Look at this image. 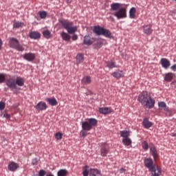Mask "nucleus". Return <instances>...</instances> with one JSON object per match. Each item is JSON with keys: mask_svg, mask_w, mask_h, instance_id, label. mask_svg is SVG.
<instances>
[{"mask_svg": "<svg viewBox=\"0 0 176 176\" xmlns=\"http://www.w3.org/2000/svg\"><path fill=\"white\" fill-rule=\"evenodd\" d=\"M60 23L63 28L68 32H62L60 33L61 38L63 41L69 42V41H71V35H69V34H75V32L78 31V26H74L73 22L68 21L65 19L60 20Z\"/></svg>", "mask_w": 176, "mask_h": 176, "instance_id": "obj_1", "label": "nucleus"}, {"mask_svg": "<svg viewBox=\"0 0 176 176\" xmlns=\"http://www.w3.org/2000/svg\"><path fill=\"white\" fill-rule=\"evenodd\" d=\"M138 101L144 107H148V109H152L155 107V100L151 97V94L147 91H142L138 96Z\"/></svg>", "mask_w": 176, "mask_h": 176, "instance_id": "obj_2", "label": "nucleus"}, {"mask_svg": "<svg viewBox=\"0 0 176 176\" xmlns=\"http://www.w3.org/2000/svg\"><path fill=\"white\" fill-rule=\"evenodd\" d=\"M121 7L122 3H113L111 4V10L116 12L113 15L118 20L127 17V7Z\"/></svg>", "mask_w": 176, "mask_h": 176, "instance_id": "obj_3", "label": "nucleus"}, {"mask_svg": "<svg viewBox=\"0 0 176 176\" xmlns=\"http://www.w3.org/2000/svg\"><path fill=\"white\" fill-rule=\"evenodd\" d=\"M144 166L148 168L153 176H160L162 169L156 164H153V160L151 158H147L144 160Z\"/></svg>", "mask_w": 176, "mask_h": 176, "instance_id": "obj_4", "label": "nucleus"}, {"mask_svg": "<svg viewBox=\"0 0 176 176\" xmlns=\"http://www.w3.org/2000/svg\"><path fill=\"white\" fill-rule=\"evenodd\" d=\"M93 32L96 34V35H102L103 36H105V38H112V33L111 31L100 25L94 26L93 28Z\"/></svg>", "mask_w": 176, "mask_h": 176, "instance_id": "obj_5", "label": "nucleus"}, {"mask_svg": "<svg viewBox=\"0 0 176 176\" xmlns=\"http://www.w3.org/2000/svg\"><path fill=\"white\" fill-rule=\"evenodd\" d=\"M97 124V120L95 118H89L87 121L83 122L82 123V129L85 131H90L93 126Z\"/></svg>", "mask_w": 176, "mask_h": 176, "instance_id": "obj_6", "label": "nucleus"}, {"mask_svg": "<svg viewBox=\"0 0 176 176\" xmlns=\"http://www.w3.org/2000/svg\"><path fill=\"white\" fill-rule=\"evenodd\" d=\"M10 47H12V49H15V50H17L18 52H24V47L20 45V43L19 42V40H17V38H10Z\"/></svg>", "mask_w": 176, "mask_h": 176, "instance_id": "obj_7", "label": "nucleus"}, {"mask_svg": "<svg viewBox=\"0 0 176 176\" xmlns=\"http://www.w3.org/2000/svg\"><path fill=\"white\" fill-rule=\"evenodd\" d=\"M20 167V166L19 165V164L11 161L8 163V168L9 170V171H11L12 173H14V171H17L18 168Z\"/></svg>", "mask_w": 176, "mask_h": 176, "instance_id": "obj_8", "label": "nucleus"}, {"mask_svg": "<svg viewBox=\"0 0 176 176\" xmlns=\"http://www.w3.org/2000/svg\"><path fill=\"white\" fill-rule=\"evenodd\" d=\"M109 153V146L108 144L103 143L100 148V155L101 156L105 157Z\"/></svg>", "mask_w": 176, "mask_h": 176, "instance_id": "obj_9", "label": "nucleus"}, {"mask_svg": "<svg viewBox=\"0 0 176 176\" xmlns=\"http://www.w3.org/2000/svg\"><path fill=\"white\" fill-rule=\"evenodd\" d=\"M6 85L10 89H16V80L14 78H9L6 80Z\"/></svg>", "mask_w": 176, "mask_h": 176, "instance_id": "obj_10", "label": "nucleus"}, {"mask_svg": "<svg viewBox=\"0 0 176 176\" xmlns=\"http://www.w3.org/2000/svg\"><path fill=\"white\" fill-rule=\"evenodd\" d=\"M160 63H161L162 68H164V69H168V67L171 65L170 60H168L166 58H162L160 60Z\"/></svg>", "mask_w": 176, "mask_h": 176, "instance_id": "obj_11", "label": "nucleus"}, {"mask_svg": "<svg viewBox=\"0 0 176 176\" xmlns=\"http://www.w3.org/2000/svg\"><path fill=\"white\" fill-rule=\"evenodd\" d=\"M23 58L24 60H26V61H34V60H35V54H32L31 52L26 53L23 54Z\"/></svg>", "mask_w": 176, "mask_h": 176, "instance_id": "obj_12", "label": "nucleus"}, {"mask_svg": "<svg viewBox=\"0 0 176 176\" xmlns=\"http://www.w3.org/2000/svg\"><path fill=\"white\" fill-rule=\"evenodd\" d=\"M84 45H87V46H90V45H93L94 43V38L90 37V36H85L84 37Z\"/></svg>", "mask_w": 176, "mask_h": 176, "instance_id": "obj_13", "label": "nucleus"}, {"mask_svg": "<svg viewBox=\"0 0 176 176\" xmlns=\"http://www.w3.org/2000/svg\"><path fill=\"white\" fill-rule=\"evenodd\" d=\"M35 108L36 111H45L47 108V105L45 102H39Z\"/></svg>", "mask_w": 176, "mask_h": 176, "instance_id": "obj_14", "label": "nucleus"}, {"mask_svg": "<svg viewBox=\"0 0 176 176\" xmlns=\"http://www.w3.org/2000/svg\"><path fill=\"white\" fill-rule=\"evenodd\" d=\"M153 31V30H152L151 25H145L144 26H143V32L146 35H151V34H152Z\"/></svg>", "mask_w": 176, "mask_h": 176, "instance_id": "obj_15", "label": "nucleus"}, {"mask_svg": "<svg viewBox=\"0 0 176 176\" xmlns=\"http://www.w3.org/2000/svg\"><path fill=\"white\" fill-rule=\"evenodd\" d=\"M142 124L144 129H150V127H152V126H153V123H152V122H150L148 118H144L143 120Z\"/></svg>", "mask_w": 176, "mask_h": 176, "instance_id": "obj_16", "label": "nucleus"}, {"mask_svg": "<svg viewBox=\"0 0 176 176\" xmlns=\"http://www.w3.org/2000/svg\"><path fill=\"white\" fill-rule=\"evenodd\" d=\"M45 101L48 102L50 105H52V107H56V105H57V100L55 99V98H47Z\"/></svg>", "mask_w": 176, "mask_h": 176, "instance_id": "obj_17", "label": "nucleus"}, {"mask_svg": "<svg viewBox=\"0 0 176 176\" xmlns=\"http://www.w3.org/2000/svg\"><path fill=\"white\" fill-rule=\"evenodd\" d=\"M30 38L31 39H40L41 38V33L38 32H31L30 33Z\"/></svg>", "mask_w": 176, "mask_h": 176, "instance_id": "obj_18", "label": "nucleus"}, {"mask_svg": "<svg viewBox=\"0 0 176 176\" xmlns=\"http://www.w3.org/2000/svg\"><path fill=\"white\" fill-rule=\"evenodd\" d=\"M99 112L103 115H108V113H111V109L109 107H101L99 108Z\"/></svg>", "mask_w": 176, "mask_h": 176, "instance_id": "obj_19", "label": "nucleus"}, {"mask_svg": "<svg viewBox=\"0 0 176 176\" xmlns=\"http://www.w3.org/2000/svg\"><path fill=\"white\" fill-rule=\"evenodd\" d=\"M174 78V74L173 73H166L165 74L164 80L166 82H171Z\"/></svg>", "mask_w": 176, "mask_h": 176, "instance_id": "obj_20", "label": "nucleus"}, {"mask_svg": "<svg viewBox=\"0 0 176 176\" xmlns=\"http://www.w3.org/2000/svg\"><path fill=\"white\" fill-rule=\"evenodd\" d=\"M82 85H90L91 83V78L90 76H85L82 80Z\"/></svg>", "mask_w": 176, "mask_h": 176, "instance_id": "obj_21", "label": "nucleus"}, {"mask_svg": "<svg viewBox=\"0 0 176 176\" xmlns=\"http://www.w3.org/2000/svg\"><path fill=\"white\" fill-rule=\"evenodd\" d=\"M150 151L152 153L154 160H156L157 157V151H156V148H155V146H151L150 147Z\"/></svg>", "mask_w": 176, "mask_h": 176, "instance_id": "obj_22", "label": "nucleus"}, {"mask_svg": "<svg viewBox=\"0 0 176 176\" xmlns=\"http://www.w3.org/2000/svg\"><path fill=\"white\" fill-rule=\"evenodd\" d=\"M111 75L112 76H113V78H116V79H120V78L123 76V72L122 71L114 72Z\"/></svg>", "mask_w": 176, "mask_h": 176, "instance_id": "obj_23", "label": "nucleus"}, {"mask_svg": "<svg viewBox=\"0 0 176 176\" xmlns=\"http://www.w3.org/2000/svg\"><path fill=\"white\" fill-rule=\"evenodd\" d=\"M89 176H101V172L97 169H91Z\"/></svg>", "mask_w": 176, "mask_h": 176, "instance_id": "obj_24", "label": "nucleus"}, {"mask_svg": "<svg viewBox=\"0 0 176 176\" xmlns=\"http://www.w3.org/2000/svg\"><path fill=\"white\" fill-rule=\"evenodd\" d=\"M137 12V10L135 8L133 7L129 10V17L130 19H135V13Z\"/></svg>", "mask_w": 176, "mask_h": 176, "instance_id": "obj_25", "label": "nucleus"}, {"mask_svg": "<svg viewBox=\"0 0 176 176\" xmlns=\"http://www.w3.org/2000/svg\"><path fill=\"white\" fill-rule=\"evenodd\" d=\"M16 87L18 86H24V78H17L15 80Z\"/></svg>", "mask_w": 176, "mask_h": 176, "instance_id": "obj_26", "label": "nucleus"}, {"mask_svg": "<svg viewBox=\"0 0 176 176\" xmlns=\"http://www.w3.org/2000/svg\"><path fill=\"white\" fill-rule=\"evenodd\" d=\"M133 142L131 141V139L130 138H126L122 139V144L125 145L126 146H129V145H131Z\"/></svg>", "mask_w": 176, "mask_h": 176, "instance_id": "obj_27", "label": "nucleus"}, {"mask_svg": "<svg viewBox=\"0 0 176 176\" xmlns=\"http://www.w3.org/2000/svg\"><path fill=\"white\" fill-rule=\"evenodd\" d=\"M68 175V170L66 169H60L57 173V176H67Z\"/></svg>", "mask_w": 176, "mask_h": 176, "instance_id": "obj_28", "label": "nucleus"}, {"mask_svg": "<svg viewBox=\"0 0 176 176\" xmlns=\"http://www.w3.org/2000/svg\"><path fill=\"white\" fill-rule=\"evenodd\" d=\"M43 35L45 39H50V38H52V33L49 30L43 31Z\"/></svg>", "mask_w": 176, "mask_h": 176, "instance_id": "obj_29", "label": "nucleus"}, {"mask_svg": "<svg viewBox=\"0 0 176 176\" xmlns=\"http://www.w3.org/2000/svg\"><path fill=\"white\" fill-rule=\"evenodd\" d=\"M120 137H123L124 138H129L130 136V131H121Z\"/></svg>", "mask_w": 176, "mask_h": 176, "instance_id": "obj_30", "label": "nucleus"}, {"mask_svg": "<svg viewBox=\"0 0 176 176\" xmlns=\"http://www.w3.org/2000/svg\"><path fill=\"white\" fill-rule=\"evenodd\" d=\"M107 67H108V68H111V69H112V68H116V63H115V62H113V61H112V60H110V61H108L107 63Z\"/></svg>", "mask_w": 176, "mask_h": 176, "instance_id": "obj_31", "label": "nucleus"}, {"mask_svg": "<svg viewBox=\"0 0 176 176\" xmlns=\"http://www.w3.org/2000/svg\"><path fill=\"white\" fill-rule=\"evenodd\" d=\"M21 27H24V23L20 22V21L14 22V24H13V28H20Z\"/></svg>", "mask_w": 176, "mask_h": 176, "instance_id": "obj_32", "label": "nucleus"}, {"mask_svg": "<svg viewBox=\"0 0 176 176\" xmlns=\"http://www.w3.org/2000/svg\"><path fill=\"white\" fill-rule=\"evenodd\" d=\"M77 64H80V63H83V55L82 54H79L76 56Z\"/></svg>", "mask_w": 176, "mask_h": 176, "instance_id": "obj_33", "label": "nucleus"}, {"mask_svg": "<svg viewBox=\"0 0 176 176\" xmlns=\"http://www.w3.org/2000/svg\"><path fill=\"white\" fill-rule=\"evenodd\" d=\"M158 106L160 108H162V109H164V111H166V109H167V105L166 104V102H158Z\"/></svg>", "mask_w": 176, "mask_h": 176, "instance_id": "obj_34", "label": "nucleus"}, {"mask_svg": "<svg viewBox=\"0 0 176 176\" xmlns=\"http://www.w3.org/2000/svg\"><path fill=\"white\" fill-rule=\"evenodd\" d=\"M142 146L143 149L145 151H148V149H149V144H148L147 141H144L142 143Z\"/></svg>", "mask_w": 176, "mask_h": 176, "instance_id": "obj_35", "label": "nucleus"}, {"mask_svg": "<svg viewBox=\"0 0 176 176\" xmlns=\"http://www.w3.org/2000/svg\"><path fill=\"white\" fill-rule=\"evenodd\" d=\"M6 81V75L5 74L2 73L0 74V84L4 83Z\"/></svg>", "mask_w": 176, "mask_h": 176, "instance_id": "obj_36", "label": "nucleus"}, {"mask_svg": "<svg viewBox=\"0 0 176 176\" xmlns=\"http://www.w3.org/2000/svg\"><path fill=\"white\" fill-rule=\"evenodd\" d=\"M89 168V166H85L82 168V175L83 176H89V170H87V168Z\"/></svg>", "mask_w": 176, "mask_h": 176, "instance_id": "obj_37", "label": "nucleus"}, {"mask_svg": "<svg viewBox=\"0 0 176 176\" xmlns=\"http://www.w3.org/2000/svg\"><path fill=\"white\" fill-rule=\"evenodd\" d=\"M38 14L41 19H46L47 16V12H46L45 11H40Z\"/></svg>", "mask_w": 176, "mask_h": 176, "instance_id": "obj_38", "label": "nucleus"}, {"mask_svg": "<svg viewBox=\"0 0 176 176\" xmlns=\"http://www.w3.org/2000/svg\"><path fill=\"white\" fill-rule=\"evenodd\" d=\"M102 45H104V42L102 40H99L96 44V49H100V47H102Z\"/></svg>", "mask_w": 176, "mask_h": 176, "instance_id": "obj_39", "label": "nucleus"}, {"mask_svg": "<svg viewBox=\"0 0 176 176\" xmlns=\"http://www.w3.org/2000/svg\"><path fill=\"white\" fill-rule=\"evenodd\" d=\"M165 112L167 116H173V110H170L168 108L165 109Z\"/></svg>", "mask_w": 176, "mask_h": 176, "instance_id": "obj_40", "label": "nucleus"}, {"mask_svg": "<svg viewBox=\"0 0 176 176\" xmlns=\"http://www.w3.org/2000/svg\"><path fill=\"white\" fill-rule=\"evenodd\" d=\"M55 138L58 140H62L63 138V133L60 132H58L55 134Z\"/></svg>", "mask_w": 176, "mask_h": 176, "instance_id": "obj_41", "label": "nucleus"}, {"mask_svg": "<svg viewBox=\"0 0 176 176\" xmlns=\"http://www.w3.org/2000/svg\"><path fill=\"white\" fill-rule=\"evenodd\" d=\"M46 175V171L43 169H41L38 172V176H45Z\"/></svg>", "mask_w": 176, "mask_h": 176, "instance_id": "obj_42", "label": "nucleus"}, {"mask_svg": "<svg viewBox=\"0 0 176 176\" xmlns=\"http://www.w3.org/2000/svg\"><path fill=\"white\" fill-rule=\"evenodd\" d=\"M5 109V102H0V111H3Z\"/></svg>", "mask_w": 176, "mask_h": 176, "instance_id": "obj_43", "label": "nucleus"}, {"mask_svg": "<svg viewBox=\"0 0 176 176\" xmlns=\"http://www.w3.org/2000/svg\"><path fill=\"white\" fill-rule=\"evenodd\" d=\"M3 118H6V119H10L11 116L8 113H5L3 116Z\"/></svg>", "mask_w": 176, "mask_h": 176, "instance_id": "obj_44", "label": "nucleus"}, {"mask_svg": "<svg viewBox=\"0 0 176 176\" xmlns=\"http://www.w3.org/2000/svg\"><path fill=\"white\" fill-rule=\"evenodd\" d=\"M74 35L72 37V41H77L78 39V34H73Z\"/></svg>", "mask_w": 176, "mask_h": 176, "instance_id": "obj_45", "label": "nucleus"}, {"mask_svg": "<svg viewBox=\"0 0 176 176\" xmlns=\"http://www.w3.org/2000/svg\"><path fill=\"white\" fill-rule=\"evenodd\" d=\"M120 173L121 174H123V173H126V169L122 168L120 170Z\"/></svg>", "mask_w": 176, "mask_h": 176, "instance_id": "obj_46", "label": "nucleus"}, {"mask_svg": "<svg viewBox=\"0 0 176 176\" xmlns=\"http://www.w3.org/2000/svg\"><path fill=\"white\" fill-rule=\"evenodd\" d=\"M170 69L173 71H176V65H173V66H171Z\"/></svg>", "mask_w": 176, "mask_h": 176, "instance_id": "obj_47", "label": "nucleus"}, {"mask_svg": "<svg viewBox=\"0 0 176 176\" xmlns=\"http://www.w3.org/2000/svg\"><path fill=\"white\" fill-rule=\"evenodd\" d=\"M46 176H54V175L52 172H49Z\"/></svg>", "mask_w": 176, "mask_h": 176, "instance_id": "obj_48", "label": "nucleus"}, {"mask_svg": "<svg viewBox=\"0 0 176 176\" xmlns=\"http://www.w3.org/2000/svg\"><path fill=\"white\" fill-rule=\"evenodd\" d=\"M81 133H82V137H86V135H87V134L86 133V132H85V131H82Z\"/></svg>", "mask_w": 176, "mask_h": 176, "instance_id": "obj_49", "label": "nucleus"}, {"mask_svg": "<svg viewBox=\"0 0 176 176\" xmlns=\"http://www.w3.org/2000/svg\"><path fill=\"white\" fill-rule=\"evenodd\" d=\"M2 49V39L0 38V50Z\"/></svg>", "mask_w": 176, "mask_h": 176, "instance_id": "obj_50", "label": "nucleus"}]
</instances>
